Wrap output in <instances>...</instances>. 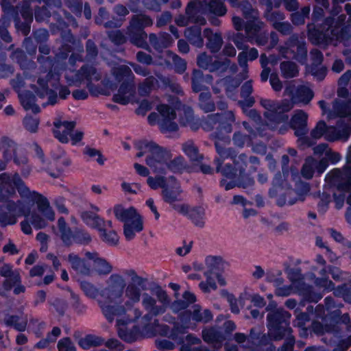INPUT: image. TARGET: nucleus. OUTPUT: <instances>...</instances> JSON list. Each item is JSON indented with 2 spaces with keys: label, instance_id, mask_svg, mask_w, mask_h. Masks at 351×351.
Returning a JSON list of instances; mask_svg holds the SVG:
<instances>
[{
  "label": "nucleus",
  "instance_id": "f257e3e1",
  "mask_svg": "<svg viewBox=\"0 0 351 351\" xmlns=\"http://www.w3.org/2000/svg\"><path fill=\"white\" fill-rule=\"evenodd\" d=\"M37 205L38 213L43 215L46 221L55 219V213L50 206L48 199L36 191H31L24 195V198L16 201H10L7 204V211L0 206V224L3 226L14 225L17 217L21 215H28L32 213V208Z\"/></svg>",
  "mask_w": 351,
  "mask_h": 351
},
{
  "label": "nucleus",
  "instance_id": "f03ea898",
  "mask_svg": "<svg viewBox=\"0 0 351 351\" xmlns=\"http://www.w3.org/2000/svg\"><path fill=\"white\" fill-rule=\"evenodd\" d=\"M141 287L138 285H126L124 291L126 301L124 304L118 306H108L104 302H100V308L102 313L108 322H112L117 318V325H127L136 322L142 317V311L134 306L141 298Z\"/></svg>",
  "mask_w": 351,
  "mask_h": 351
},
{
  "label": "nucleus",
  "instance_id": "7ed1b4c3",
  "mask_svg": "<svg viewBox=\"0 0 351 351\" xmlns=\"http://www.w3.org/2000/svg\"><path fill=\"white\" fill-rule=\"evenodd\" d=\"M156 296L163 303L162 305H157L156 300L148 293L143 294L142 305L147 313L142 317L139 328L144 335L149 337L154 335L160 326L158 320L153 319V317L163 314L166 311L165 304L169 302L168 296L163 290H158Z\"/></svg>",
  "mask_w": 351,
  "mask_h": 351
},
{
  "label": "nucleus",
  "instance_id": "20e7f679",
  "mask_svg": "<svg viewBox=\"0 0 351 351\" xmlns=\"http://www.w3.org/2000/svg\"><path fill=\"white\" fill-rule=\"evenodd\" d=\"M135 147L139 151L136 157L146 155V164L155 173H167V162L171 158L169 152L158 146L153 142L139 141L135 143Z\"/></svg>",
  "mask_w": 351,
  "mask_h": 351
},
{
  "label": "nucleus",
  "instance_id": "39448f33",
  "mask_svg": "<svg viewBox=\"0 0 351 351\" xmlns=\"http://www.w3.org/2000/svg\"><path fill=\"white\" fill-rule=\"evenodd\" d=\"M333 112L339 118L335 125H328L326 141L346 142L351 135V109L335 100L333 102Z\"/></svg>",
  "mask_w": 351,
  "mask_h": 351
},
{
  "label": "nucleus",
  "instance_id": "423d86ee",
  "mask_svg": "<svg viewBox=\"0 0 351 351\" xmlns=\"http://www.w3.org/2000/svg\"><path fill=\"white\" fill-rule=\"evenodd\" d=\"M106 285L101 290L100 298L97 299L98 305L100 306V302H104L108 306L122 305L126 286L124 277L119 274H112L106 280Z\"/></svg>",
  "mask_w": 351,
  "mask_h": 351
},
{
  "label": "nucleus",
  "instance_id": "0eeeda50",
  "mask_svg": "<svg viewBox=\"0 0 351 351\" xmlns=\"http://www.w3.org/2000/svg\"><path fill=\"white\" fill-rule=\"evenodd\" d=\"M16 190L21 196V199L24 198V195L29 193V188L25 185L21 176L17 173H2L0 174V203H3L5 208L7 210L8 202L13 201L10 197L16 193ZM3 208L1 205H0Z\"/></svg>",
  "mask_w": 351,
  "mask_h": 351
},
{
  "label": "nucleus",
  "instance_id": "6e6552de",
  "mask_svg": "<svg viewBox=\"0 0 351 351\" xmlns=\"http://www.w3.org/2000/svg\"><path fill=\"white\" fill-rule=\"evenodd\" d=\"M346 164L342 169H334L326 176L325 181L330 186L335 187L339 192L351 191V145L346 154Z\"/></svg>",
  "mask_w": 351,
  "mask_h": 351
},
{
  "label": "nucleus",
  "instance_id": "1a4fd4ad",
  "mask_svg": "<svg viewBox=\"0 0 351 351\" xmlns=\"http://www.w3.org/2000/svg\"><path fill=\"white\" fill-rule=\"evenodd\" d=\"M70 86H80L82 83L86 84L92 95H96L99 91L95 85L102 78L101 73L94 66L85 64L82 66L75 74L73 79L66 77Z\"/></svg>",
  "mask_w": 351,
  "mask_h": 351
},
{
  "label": "nucleus",
  "instance_id": "9d476101",
  "mask_svg": "<svg viewBox=\"0 0 351 351\" xmlns=\"http://www.w3.org/2000/svg\"><path fill=\"white\" fill-rule=\"evenodd\" d=\"M280 54L285 58L295 59L304 64L307 58L306 43L300 40L298 34L291 35L289 39L278 48Z\"/></svg>",
  "mask_w": 351,
  "mask_h": 351
},
{
  "label": "nucleus",
  "instance_id": "9b49d317",
  "mask_svg": "<svg viewBox=\"0 0 351 351\" xmlns=\"http://www.w3.org/2000/svg\"><path fill=\"white\" fill-rule=\"evenodd\" d=\"M265 27L266 24L261 21L259 14L247 19L244 25V30L248 41L251 43L254 41L258 45H265L269 39L267 32H262Z\"/></svg>",
  "mask_w": 351,
  "mask_h": 351
},
{
  "label": "nucleus",
  "instance_id": "f8f14e48",
  "mask_svg": "<svg viewBox=\"0 0 351 351\" xmlns=\"http://www.w3.org/2000/svg\"><path fill=\"white\" fill-rule=\"evenodd\" d=\"M291 314L284 309H277L276 311L268 314L267 319L269 324H272V329H269V335L275 339L280 340L283 338L285 332L289 333L291 332L290 328H284L283 332L282 328H278V326L285 323L290 319Z\"/></svg>",
  "mask_w": 351,
  "mask_h": 351
},
{
  "label": "nucleus",
  "instance_id": "ddd939ff",
  "mask_svg": "<svg viewBox=\"0 0 351 351\" xmlns=\"http://www.w3.org/2000/svg\"><path fill=\"white\" fill-rule=\"evenodd\" d=\"M160 119L158 120V125L162 132H174L178 128V125L173 121L176 117L175 110L166 104L158 106Z\"/></svg>",
  "mask_w": 351,
  "mask_h": 351
},
{
  "label": "nucleus",
  "instance_id": "4468645a",
  "mask_svg": "<svg viewBox=\"0 0 351 351\" xmlns=\"http://www.w3.org/2000/svg\"><path fill=\"white\" fill-rule=\"evenodd\" d=\"M0 276L5 278L2 283H0V295H6V293L12 289L13 284L21 281V275L18 269H14L10 264L3 263L0 266Z\"/></svg>",
  "mask_w": 351,
  "mask_h": 351
},
{
  "label": "nucleus",
  "instance_id": "2eb2a0df",
  "mask_svg": "<svg viewBox=\"0 0 351 351\" xmlns=\"http://www.w3.org/2000/svg\"><path fill=\"white\" fill-rule=\"evenodd\" d=\"M99 212V208L97 206L91 205L90 210L82 211L80 214V217L86 225L97 230L103 225L110 226L111 221H106L101 218L98 215Z\"/></svg>",
  "mask_w": 351,
  "mask_h": 351
},
{
  "label": "nucleus",
  "instance_id": "dca6fc26",
  "mask_svg": "<svg viewBox=\"0 0 351 351\" xmlns=\"http://www.w3.org/2000/svg\"><path fill=\"white\" fill-rule=\"evenodd\" d=\"M23 216L25 217V219L21 221L20 226L21 231L25 234L29 235L32 234L31 225H32L34 228L39 230L45 228L48 224L47 221L36 210H34L28 215Z\"/></svg>",
  "mask_w": 351,
  "mask_h": 351
},
{
  "label": "nucleus",
  "instance_id": "f3484780",
  "mask_svg": "<svg viewBox=\"0 0 351 351\" xmlns=\"http://www.w3.org/2000/svg\"><path fill=\"white\" fill-rule=\"evenodd\" d=\"M85 256L93 262V269L99 276H107L112 269V265L105 258L99 256L97 252H86Z\"/></svg>",
  "mask_w": 351,
  "mask_h": 351
},
{
  "label": "nucleus",
  "instance_id": "a211bd4d",
  "mask_svg": "<svg viewBox=\"0 0 351 351\" xmlns=\"http://www.w3.org/2000/svg\"><path fill=\"white\" fill-rule=\"evenodd\" d=\"M294 88V85H289L285 90V94L291 96V100L293 101L302 102L306 104L313 99V92L309 87L304 85L299 86L295 95L293 94Z\"/></svg>",
  "mask_w": 351,
  "mask_h": 351
},
{
  "label": "nucleus",
  "instance_id": "6ab92c4d",
  "mask_svg": "<svg viewBox=\"0 0 351 351\" xmlns=\"http://www.w3.org/2000/svg\"><path fill=\"white\" fill-rule=\"evenodd\" d=\"M308 37L314 45H319L324 41L335 40L330 30L324 27V22L321 24L320 29L314 27L313 25H308Z\"/></svg>",
  "mask_w": 351,
  "mask_h": 351
},
{
  "label": "nucleus",
  "instance_id": "aec40b11",
  "mask_svg": "<svg viewBox=\"0 0 351 351\" xmlns=\"http://www.w3.org/2000/svg\"><path fill=\"white\" fill-rule=\"evenodd\" d=\"M171 184H167L162 191V195L165 202L173 204L180 201L182 190L180 184L173 176L169 178Z\"/></svg>",
  "mask_w": 351,
  "mask_h": 351
},
{
  "label": "nucleus",
  "instance_id": "412c9836",
  "mask_svg": "<svg viewBox=\"0 0 351 351\" xmlns=\"http://www.w3.org/2000/svg\"><path fill=\"white\" fill-rule=\"evenodd\" d=\"M65 156L66 153L62 149H58L56 152H53L52 157L53 162L56 166V171H53L52 168L48 167H43V170L46 171L53 178L59 177L63 170L61 165L64 166H69L71 163V160L65 157Z\"/></svg>",
  "mask_w": 351,
  "mask_h": 351
},
{
  "label": "nucleus",
  "instance_id": "4be33fe9",
  "mask_svg": "<svg viewBox=\"0 0 351 351\" xmlns=\"http://www.w3.org/2000/svg\"><path fill=\"white\" fill-rule=\"evenodd\" d=\"M53 134L56 138L62 143L69 142V136L75 127V121H62L58 120L53 123Z\"/></svg>",
  "mask_w": 351,
  "mask_h": 351
},
{
  "label": "nucleus",
  "instance_id": "5701e85b",
  "mask_svg": "<svg viewBox=\"0 0 351 351\" xmlns=\"http://www.w3.org/2000/svg\"><path fill=\"white\" fill-rule=\"evenodd\" d=\"M185 16L179 15L175 19V23L180 27H186L189 23H195L199 25L206 24V19L199 14L192 10L191 5H187L185 10Z\"/></svg>",
  "mask_w": 351,
  "mask_h": 351
},
{
  "label": "nucleus",
  "instance_id": "b1692460",
  "mask_svg": "<svg viewBox=\"0 0 351 351\" xmlns=\"http://www.w3.org/2000/svg\"><path fill=\"white\" fill-rule=\"evenodd\" d=\"M307 114L302 110L296 111L292 117L290 124L297 136L302 137L307 134Z\"/></svg>",
  "mask_w": 351,
  "mask_h": 351
},
{
  "label": "nucleus",
  "instance_id": "393cba45",
  "mask_svg": "<svg viewBox=\"0 0 351 351\" xmlns=\"http://www.w3.org/2000/svg\"><path fill=\"white\" fill-rule=\"evenodd\" d=\"M68 261L72 269L75 270L77 274L84 276H90L92 275L93 270L90 265L78 255L74 253L69 254L68 255Z\"/></svg>",
  "mask_w": 351,
  "mask_h": 351
},
{
  "label": "nucleus",
  "instance_id": "a878e982",
  "mask_svg": "<svg viewBox=\"0 0 351 351\" xmlns=\"http://www.w3.org/2000/svg\"><path fill=\"white\" fill-rule=\"evenodd\" d=\"M346 19V16L341 14L335 19L333 16L326 17L324 20V27L331 31L335 40L343 39V29H341Z\"/></svg>",
  "mask_w": 351,
  "mask_h": 351
},
{
  "label": "nucleus",
  "instance_id": "bb28decb",
  "mask_svg": "<svg viewBox=\"0 0 351 351\" xmlns=\"http://www.w3.org/2000/svg\"><path fill=\"white\" fill-rule=\"evenodd\" d=\"M113 212L116 219L123 222L124 224L128 223H129L130 222L141 217L134 208L130 207L128 208H125L120 204H117L114 206Z\"/></svg>",
  "mask_w": 351,
  "mask_h": 351
},
{
  "label": "nucleus",
  "instance_id": "cd10ccee",
  "mask_svg": "<svg viewBox=\"0 0 351 351\" xmlns=\"http://www.w3.org/2000/svg\"><path fill=\"white\" fill-rule=\"evenodd\" d=\"M101 240L109 246H117L119 243V237L112 229V222L110 226L103 225L97 230Z\"/></svg>",
  "mask_w": 351,
  "mask_h": 351
},
{
  "label": "nucleus",
  "instance_id": "c85d7f7f",
  "mask_svg": "<svg viewBox=\"0 0 351 351\" xmlns=\"http://www.w3.org/2000/svg\"><path fill=\"white\" fill-rule=\"evenodd\" d=\"M58 232L57 233L59 238L66 246H71L74 243V235L71 228L68 226L64 217L58 218Z\"/></svg>",
  "mask_w": 351,
  "mask_h": 351
},
{
  "label": "nucleus",
  "instance_id": "c756f323",
  "mask_svg": "<svg viewBox=\"0 0 351 351\" xmlns=\"http://www.w3.org/2000/svg\"><path fill=\"white\" fill-rule=\"evenodd\" d=\"M127 34L130 41L138 47L147 49L148 44L146 41L147 38V33L143 30L137 28H132V25H129L127 28Z\"/></svg>",
  "mask_w": 351,
  "mask_h": 351
},
{
  "label": "nucleus",
  "instance_id": "7c9ffc66",
  "mask_svg": "<svg viewBox=\"0 0 351 351\" xmlns=\"http://www.w3.org/2000/svg\"><path fill=\"white\" fill-rule=\"evenodd\" d=\"M204 36L207 39L206 47L211 52L216 53L219 51L223 44V38L220 32L213 33L211 29L206 28Z\"/></svg>",
  "mask_w": 351,
  "mask_h": 351
},
{
  "label": "nucleus",
  "instance_id": "2f4dec72",
  "mask_svg": "<svg viewBox=\"0 0 351 351\" xmlns=\"http://www.w3.org/2000/svg\"><path fill=\"white\" fill-rule=\"evenodd\" d=\"M149 40L151 45L156 50L167 48L173 42L171 36L167 32H160L158 35L150 34Z\"/></svg>",
  "mask_w": 351,
  "mask_h": 351
},
{
  "label": "nucleus",
  "instance_id": "473e14b6",
  "mask_svg": "<svg viewBox=\"0 0 351 351\" xmlns=\"http://www.w3.org/2000/svg\"><path fill=\"white\" fill-rule=\"evenodd\" d=\"M258 56V50L256 48H251L248 51H243L240 52L238 55V62L241 67L243 68V79L247 77V61H253L256 60Z\"/></svg>",
  "mask_w": 351,
  "mask_h": 351
},
{
  "label": "nucleus",
  "instance_id": "72a5a7b5",
  "mask_svg": "<svg viewBox=\"0 0 351 351\" xmlns=\"http://www.w3.org/2000/svg\"><path fill=\"white\" fill-rule=\"evenodd\" d=\"M216 151L218 157L215 159V164L217 165H223L226 162L232 161L236 156V152L232 148H226L219 142L215 143Z\"/></svg>",
  "mask_w": 351,
  "mask_h": 351
},
{
  "label": "nucleus",
  "instance_id": "f704fd0d",
  "mask_svg": "<svg viewBox=\"0 0 351 351\" xmlns=\"http://www.w3.org/2000/svg\"><path fill=\"white\" fill-rule=\"evenodd\" d=\"M4 324L7 326L13 327L19 332H23L27 329V318L17 315H8L3 319Z\"/></svg>",
  "mask_w": 351,
  "mask_h": 351
},
{
  "label": "nucleus",
  "instance_id": "c9c22d12",
  "mask_svg": "<svg viewBox=\"0 0 351 351\" xmlns=\"http://www.w3.org/2000/svg\"><path fill=\"white\" fill-rule=\"evenodd\" d=\"M143 230V221L142 217L123 225V234L127 241L134 239L136 233L141 232Z\"/></svg>",
  "mask_w": 351,
  "mask_h": 351
},
{
  "label": "nucleus",
  "instance_id": "e433bc0d",
  "mask_svg": "<svg viewBox=\"0 0 351 351\" xmlns=\"http://www.w3.org/2000/svg\"><path fill=\"white\" fill-rule=\"evenodd\" d=\"M134 87L133 82H124L120 86L117 93L114 94L113 96V101L114 102L126 104L128 103L130 98L129 95L130 94V91Z\"/></svg>",
  "mask_w": 351,
  "mask_h": 351
},
{
  "label": "nucleus",
  "instance_id": "4c0bfd02",
  "mask_svg": "<svg viewBox=\"0 0 351 351\" xmlns=\"http://www.w3.org/2000/svg\"><path fill=\"white\" fill-rule=\"evenodd\" d=\"M184 36L191 45L197 47H202L204 45L200 27H191L186 28L184 31Z\"/></svg>",
  "mask_w": 351,
  "mask_h": 351
},
{
  "label": "nucleus",
  "instance_id": "58836bf2",
  "mask_svg": "<svg viewBox=\"0 0 351 351\" xmlns=\"http://www.w3.org/2000/svg\"><path fill=\"white\" fill-rule=\"evenodd\" d=\"M184 153L193 161H199L203 156L199 153V149L194 141L188 140L182 145Z\"/></svg>",
  "mask_w": 351,
  "mask_h": 351
},
{
  "label": "nucleus",
  "instance_id": "ea45409f",
  "mask_svg": "<svg viewBox=\"0 0 351 351\" xmlns=\"http://www.w3.org/2000/svg\"><path fill=\"white\" fill-rule=\"evenodd\" d=\"M206 265L209 269L210 273L215 271H223L229 263L223 260L220 256H210L206 258Z\"/></svg>",
  "mask_w": 351,
  "mask_h": 351
},
{
  "label": "nucleus",
  "instance_id": "a19ab883",
  "mask_svg": "<svg viewBox=\"0 0 351 351\" xmlns=\"http://www.w3.org/2000/svg\"><path fill=\"white\" fill-rule=\"evenodd\" d=\"M274 7L265 8L263 13V16L274 27L275 25L284 21L285 15L280 11L274 10Z\"/></svg>",
  "mask_w": 351,
  "mask_h": 351
},
{
  "label": "nucleus",
  "instance_id": "79ce46f5",
  "mask_svg": "<svg viewBox=\"0 0 351 351\" xmlns=\"http://www.w3.org/2000/svg\"><path fill=\"white\" fill-rule=\"evenodd\" d=\"M130 25H132V28L143 30L145 27L152 26L153 25V21L147 15L142 14H136L132 17Z\"/></svg>",
  "mask_w": 351,
  "mask_h": 351
},
{
  "label": "nucleus",
  "instance_id": "37998d69",
  "mask_svg": "<svg viewBox=\"0 0 351 351\" xmlns=\"http://www.w3.org/2000/svg\"><path fill=\"white\" fill-rule=\"evenodd\" d=\"M158 85V80L154 76H148L143 82L140 83L138 91L140 95L146 96Z\"/></svg>",
  "mask_w": 351,
  "mask_h": 351
},
{
  "label": "nucleus",
  "instance_id": "c03bdc74",
  "mask_svg": "<svg viewBox=\"0 0 351 351\" xmlns=\"http://www.w3.org/2000/svg\"><path fill=\"white\" fill-rule=\"evenodd\" d=\"M104 343V340L101 337L88 335L78 341L79 346L83 349H89L91 347L99 346Z\"/></svg>",
  "mask_w": 351,
  "mask_h": 351
},
{
  "label": "nucleus",
  "instance_id": "a18cd8bd",
  "mask_svg": "<svg viewBox=\"0 0 351 351\" xmlns=\"http://www.w3.org/2000/svg\"><path fill=\"white\" fill-rule=\"evenodd\" d=\"M202 338L204 341L208 343H221L224 339L223 335L214 328L203 330Z\"/></svg>",
  "mask_w": 351,
  "mask_h": 351
},
{
  "label": "nucleus",
  "instance_id": "49530a36",
  "mask_svg": "<svg viewBox=\"0 0 351 351\" xmlns=\"http://www.w3.org/2000/svg\"><path fill=\"white\" fill-rule=\"evenodd\" d=\"M282 75L285 78L296 77L299 73L298 65L291 61H284L280 65Z\"/></svg>",
  "mask_w": 351,
  "mask_h": 351
},
{
  "label": "nucleus",
  "instance_id": "de8ad7c7",
  "mask_svg": "<svg viewBox=\"0 0 351 351\" xmlns=\"http://www.w3.org/2000/svg\"><path fill=\"white\" fill-rule=\"evenodd\" d=\"M20 101L26 110H32L34 113L40 111L39 107L35 104V97L29 93H24L19 95Z\"/></svg>",
  "mask_w": 351,
  "mask_h": 351
},
{
  "label": "nucleus",
  "instance_id": "09e8293b",
  "mask_svg": "<svg viewBox=\"0 0 351 351\" xmlns=\"http://www.w3.org/2000/svg\"><path fill=\"white\" fill-rule=\"evenodd\" d=\"M112 74L117 81H121L124 77L128 80L134 81V75L130 68L127 65H120L112 69Z\"/></svg>",
  "mask_w": 351,
  "mask_h": 351
},
{
  "label": "nucleus",
  "instance_id": "8fccbe9b",
  "mask_svg": "<svg viewBox=\"0 0 351 351\" xmlns=\"http://www.w3.org/2000/svg\"><path fill=\"white\" fill-rule=\"evenodd\" d=\"M206 8L208 12L217 16H223L227 13V8L223 1L219 0H210Z\"/></svg>",
  "mask_w": 351,
  "mask_h": 351
},
{
  "label": "nucleus",
  "instance_id": "3c124183",
  "mask_svg": "<svg viewBox=\"0 0 351 351\" xmlns=\"http://www.w3.org/2000/svg\"><path fill=\"white\" fill-rule=\"evenodd\" d=\"M1 149L3 152L4 158L9 160L16 154L18 148L13 141L5 138L1 141Z\"/></svg>",
  "mask_w": 351,
  "mask_h": 351
},
{
  "label": "nucleus",
  "instance_id": "603ef678",
  "mask_svg": "<svg viewBox=\"0 0 351 351\" xmlns=\"http://www.w3.org/2000/svg\"><path fill=\"white\" fill-rule=\"evenodd\" d=\"M187 167L186 162L182 156L176 157L174 159H169L167 162V172L170 171L173 173H180Z\"/></svg>",
  "mask_w": 351,
  "mask_h": 351
},
{
  "label": "nucleus",
  "instance_id": "864d4df0",
  "mask_svg": "<svg viewBox=\"0 0 351 351\" xmlns=\"http://www.w3.org/2000/svg\"><path fill=\"white\" fill-rule=\"evenodd\" d=\"M199 106L205 112H213L215 108L210 93H201L199 96Z\"/></svg>",
  "mask_w": 351,
  "mask_h": 351
},
{
  "label": "nucleus",
  "instance_id": "5fc2aeb1",
  "mask_svg": "<svg viewBox=\"0 0 351 351\" xmlns=\"http://www.w3.org/2000/svg\"><path fill=\"white\" fill-rule=\"evenodd\" d=\"M169 61L171 60L174 64L175 71L178 73H182L186 69V62L176 53L167 51L165 53Z\"/></svg>",
  "mask_w": 351,
  "mask_h": 351
},
{
  "label": "nucleus",
  "instance_id": "6e6d98bb",
  "mask_svg": "<svg viewBox=\"0 0 351 351\" xmlns=\"http://www.w3.org/2000/svg\"><path fill=\"white\" fill-rule=\"evenodd\" d=\"M237 8H240L244 18L246 19L259 14L258 10L254 8L247 0H243L239 2Z\"/></svg>",
  "mask_w": 351,
  "mask_h": 351
},
{
  "label": "nucleus",
  "instance_id": "4d7b16f0",
  "mask_svg": "<svg viewBox=\"0 0 351 351\" xmlns=\"http://www.w3.org/2000/svg\"><path fill=\"white\" fill-rule=\"evenodd\" d=\"M80 287L84 294L90 298L96 299L98 296L100 297L101 290L88 281L84 280L81 282Z\"/></svg>",
  "mask_w": 351,
  "mask_h": 351
},
{
  "label": "nucleus",
  "instance_id": "13d9d810",
  "mask_svg": "<svg viewBox=\"0 0 351 351\" xmlns=\"http://www.w3.org/2000/svg\"><path fill=\"white\" fill-rule=\"evenodd\" d=\"M216 171L228 178L232 179L237 176L236 169L231 161L226 162L223 165H217Z\"/></svg>",
  "mask_w": 351,
  "mask_h": 351
},
{
  "label": "nucleus",
  "instance_id": "bf43d9fd",
  "mask_svg": "<svg viewBox=\"0 0 351 351\" xmlns=\"http://www.w3.org/2000/svg\"><path fill=\"white\" fill-rule=\"evenodd\" d=\"M187 215L196 226L199 227L204 226V210L202 207L193 208L189 210Z\"/></svg>",
  "mask_w": 351,
  "mask_h": 351
},
{
  "label": "nucleus",
  "instance_id": "052dcab7",
  "mask_svg": "<svg viewBox=\"0 0 351 351\" xmlns=\"http://www.w3.org/2000/svg\"><path fill=\"white\" fill-rule=\"evenodd\" d=\"M192 88L197 93L204 88V76L200 70L195 69L192 74Z\"/></svg>",
  "mask_w": 351,
  "mask_h": 351
},
{
  "label": "nucleus",
  "instance_id": "680f3d73",
  "mask_svg": "<svg viewBox=\"0 0 351 351\" xmlns=\"http://www.w3.org/2000/svg\"><path fill=\"white\" fill-rule=\"evenodd\" d=\"M252 91V80L245 82L241 88V97L247 99L246 103L247 106H252L254 103V99L250 97Z\"/></svg>",
  "mask_w": 351,
  "mask_h": 351
},
{
  "label": "nucleus",
  "instance_id": "e2e57ef3",
  "mask_svg": "<svg viewBox=\"0 0 351 351\" xmlns=\"http://www.w3.org/2000/svg\"><path fill=\"white\" fill-rule=\"evenodd\" d=\"M315 158L309 157L306 159L301 170V174L304 178L311 179L313 178L315 172Z\"/></svg>",
  "mask_w": 351,
  "mask_h": 351
},
{
  "label": "nucleus",
  "instance_id": "0e129e2a",
  "mask_svg": "<svg viewBox=\"0 0 351 351\" xmlns=\"http://www.w3.org/2000/svg\"><path fill=\"white\" fill-rule=\"evenodd\" d=\"M212 317V314L208 310H204L203 312H201V309L199 306H194V309L192 313V318L193 320L206 323L210 321Z\"/></svg>",
  "mask_w": 351,
  "mask_h": 351
},
{
  "label": "nucleus",
  "instance_id": "69168bd1",
  "mask_svg": "<svg viewBox=\"0 0 351 351\" xmlns=\"http://www.w3.org/2000/svg\"><path fill=\"white\" fill-rule=\"evenodd\" d=\"M232 164L236 169L237 175H241L245 170L247 165V156L245 154H240L234 156L232 160Z\"/></svg>",
  "mask_w": 351,
  "mask_h": 351
},
{
  "label": "nucleus",
  "instance_id": "338daca9",
  "mask_svg": "<svg viewBox=\"0 0 351 351\" xmlns=\"http://www.w3.org/2000/svg\"><path fill=\"white\" fill-rule=\"evenodd\" d=\"M221 121V114H212L207 116L205 120L203 121L202 127L206 131H210L213 129L215 125Z\"/></svg>",
  "mask_w": 351,
  "mask_h": 351
},
{
  "label": "nucleus",
  "instance_id": "774afa93",
  "mask_svg": "<svg viewBox=\"0 0 351 351\" xmlns=\"http://www.w3.org/2000/svg\"><path fill=\"white\" fill-rule=\"evenodd\" d=\"M328 125L323 121H319L316 126L311 132V137L313 139H319L322 136L326 139V134L328 130Z\"/></svg>",
  "mask_w": 351,
  "mask_h": 351
}]
</instances>
